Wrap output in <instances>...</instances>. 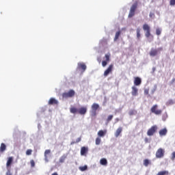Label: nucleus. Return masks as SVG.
<instances>
[{
    "label": "nucleus",
    "mask_w": 175,
    "mask_h": 175,
    "mask_svg": "<svg viewBox=\"0 0 175 175\" xmlns=\"http://www.w3.org/2000/svg\"><path fill=\"white\" fill-rule=\"evenodd\" d=\"M173 103H174V102L173 101V100H169L167 103V105H173Z\"/></svg>",
    "instance_id": "58836bf2"
},
{
    "label": "nucleus",
    "mask_w": 175,
    "mask_h": 175,
    "mask_svg": "<svg viewBox=\"0 0 175 175\" xmlns=\"http://www.w3.org/2000/svg\"><path fill=\"white\" fill-rule=\"evenodd\" d=\"M70 111L72 114H76V113H79V109L75 107H72L70 109Z\"/></svg>",
    "instance_id": "4be33fe9"
},
{
    "label": "nucleus",
    "mask_w": 175,
    "mask_h": 175,
    "mask_svg": "<svg viewBox=\"0 0 175 175\" xmlns=\"http://www.w3.org/2000/svg\"><path fill=\"white\" fill-rule=\"evenodd\" d=\"M51 154V150H46L44 152V161L46 162H49V155Z\"/></svg>",
    "instance_id": "a211bd4d"
},
{
    "label": "nucleus",
    "mask_w": 175,
    "mask_h": 175,
    "mask_svg": "<svg viewBox=\"0 0 175 175\" xmlns=\"http://www.w3.org/2000/svg\"><path fill=\"white\" fill-rule=\"evenodd\" d=\"M135 113H136V111L135 110H131L129 111V116H135Z\"/></svg>",
    "instance_id": "c9c22d12"
},
{
    "label": "nucleus",
    "mask_w": 175,
    "mask_h": 175,
    "mask_svg": "<svg viewBox=\"0 0 175 175\" xmlns=\"http://www.w3.org/2000/svg\"><path fill=\"white\" fill-rule=\"evenodd\" d=\"M5 150H6V145L2 143L0 146V152H3Z\"/></svg>",
    "instance_id": "5701e85b"
},
{
    "label": "nucleus",
    "mask_w": 175,
    "mask_h": 175,
    "mask_svg": "<svg viewBox=\"0 0 175 175\" xmlns=\"http://www.w3.org/2000/svg\"><path fill=\"white\" fill-rule=\"evenodd\" d=\"M149 16H150V17H152V16H154V14L150 12Z\"/></svg>",
    "instance_id": "49530a36"
},
{
    "label": "nucleus",
    "mask_w": 175,
    "mask_h": 175,
    "mask_svg": "<svg viewBox=\"0 0 175 175\" xmlns=\"http://www.w3.org/2000/svg\"><path fill=\"white\" fill-rule=\"evenodd\" d=\"M105 60L102 62V66L105 68L107 65V63L110 62V53L105 54Z\"/></svg>",
    "instance_id": "9b49d317"
},
{
    "label": "nucleus",
    "mask_w": 175,
    "mask_h": 175,
    "mask_svg": "<svg viewBox=\"0 0 175 175\" xmlns=\"http://www.w3.org/2000/svg\"><path fill=\"white\" fill-rule=\"evenodd\" d=\"M48 105H49L50 106L53 105H58V100H57L54 98H51L48 102Z\"/></svg>",
    "instance_id": "2eb2a0df"
},
{
    "label": "nucleus",
    "mask_w": 175,
    "mask_h": 175,
    "mask_svg": "<svg viewBox=\"0 0 175 175\" xmlns=\"http://www.w3.org/2000/svg\"><path fill=\"white\" fill-rule=\"evenodd\" d=\"M77 69V70H81V72L84 73L87 69V66L84 63H78Z\"/></svg>",
    "instance_id": "9d476101"
},
{
    "label": "nucleus",
    "mask_w": 175,
    "mask_h": 175,
    "mask_svg": "<svg viewBox=\"0 0 175 175\" xmlns=\"http://www.w3.org/2000/svg\"><path fill=\"white\" fill-rule=\"evenodd\" d=\"M14 158L13 157H10L8 158L7 163H6V167L7 169H10L12 166V163H13Z\"/></svg>",
    "instance_id": "ddd939ff"
},
{
    "label": "nucleus",
    "mask_w": 175,
    "mask_h": 175,
    "mask_svg": "<svg viewBox=\"0 0 175 175\" xmlns=\"http://www.w3.org/2000/svg\"><path fill=\"white\" fill-rule=\"evenodd\" d=\"M106 133H107V130L105 129V130H100L97 135L99 137H105V136L106 135Z\"/></svg>",
    "instance_id": "4468645a"
},
{
    "label": "nucleus",
    "mask_w": 175,
    "mask_h": 175,
    "mask_svg": "<svg viewBox=\"0 0 175 175\" xmlns=\"http://www.w3.org/2000/svg\"><path fill=\"white\" fill-rule=\"evenodd\" d=\"M136 31H137V38L138 40H139L140 36H141V35H140V28H137Z\"/></svg>",
    "instance_id": "c85d7f7f"
},
{
    "label": "nucleus",
    "mask_w": 175,
    "mask_h": 175,
    "mask_svg": "<svg viewBox=\"0 0 175 175\" xmlns=\"http://www.w3.org/2000/svg\"><path fill=\"white\" fill-rule=\"evenodd\" d=\"M71 144H75V142H71Z\"/></svg>",
    "instance_id": "09e8293b"
},
{
    "label": "nucleus",
    "mask_w": 175,
    "mask_h": 175,
    "mask_svg": "<svg viewBox=\"0 0 175 175\" xmlns=\"http://www.w3.org/2000/svg\"><path fill=\"white\" fill-rule=\"evenodd\" d=\"M163 49L162 47L158 48V49H152L149 53V55L150 57H155L156 55H158L159 51H162Z\"/></svg>",
    "instance_id": "0eeeda50"
},
{
    "label": "nucleus",
    "mask_w": 175,
    "mask_h": 175,
    "mask_svg": "<svg viewBox=\"0 0 175 175\" xmlns=\"http://www.w3.org/2000/svg\"><path fill=\"white\" fill-rule=\"evenodd\" d=\"M113 115H109L108 117H107V121L108 122H110V121H111L112 120H113Z\"/></svg>",
    "instance_id": "473e14b6"
},
{
    "label": "nucleus",
    "mask_w": 175,
    "mask_h": 175,
    "mask_svg": "<svg viewBox=\"0 0 175 175\" xmlns=\"http://www.w3.org/2000/svg\"><path fill=\"white\" fill-rule=\"evenodd\" d=\"M144 142H145V143H147L148 142V138L146 137L144 139Z\"/></svg>",
    "instance_id": "c03bdc74"
},
{
    "label": "nucleus",
    "mask_w": 175,
    "mask_h": 175,
    "mask_svg": "<svg viewBox=\"0 0 175 175\" xmlns=\"http://www.w3.org/2000/svg\"><path fill=\"white\" fill-rule=\"evenodd\" d=\"M100 142H101L100 137H98L96 139V146H99V144H100Z\"/></svg>",
    "instance_id": "c756f323"
},
{
    "label": "nucleus",
    "mask_w": 175,
    "mask_h": 175,
    "mask_svg": "<svg viewBox=\"0 0 175 175\" xmlns=\"http://www.w3.org/2000/svg\"><path fill=\"white\" fill-rule=\"evenodd\" d=\"M113 68H114V64H110L108 66L107 70L104 72L105 77H107V76H109V75H110V73H111V72H113Z\"/></svg>",
    "instance_id": "1a4fd4ad"
},
{
    "label": "nucleus",
    "mask_w": 175,
    "mask_h": 175,
    "mask_svg": "<svg viewBox=\"0 0 175 175\" xmlns=\"http://www.w3.org/2000/svg\"><path fill=\"white\" fill-rule=\"evenodd\" d=\"M76 94V92L73 90H70L67 92H64L62 94L63 99H68V98H73L75 95Z\"/></svg>",
    "instance_id": "f257e3e1"
},
{
    "label": "nucleus",
    "mask_w": 175,
    "mask_h": 175,
    "mask_svg": "<svg viewBox=\"0 0 175 175\" xmlns=\"http://www.w3.org/2000/svg\"><path fill=\"white\" fill-rule=\"evenodd\" d=\"M115 121H116V122H118L120 121V118H116L115 119Z\"/></svg>",
    "instance_id": "37998d69"
},
{
    "label": "nucleus",
    "mask_w": 175,
    "mask_h": 175,
    "mask_svg": "<svg viewBox=\"0 0 175 175\" xmlns=\"http://www.w3.org/2000/svg\"><path fill=\"white\" fill-rule=\"evenodd\" d=\"M136 9H137V1H136L131 8L129 14V18H131V17H133V16H135V12L136 11Z\"/></svg>",
    "instance_id": "7ed1b4c3"
},
{
    "label": "nucleus",
    "mask_w": 175,
    "mask_h": 175,
    "mask_svg": "<svg viewBox=\"0 0 175 175\" xmlns=\"http://www.w3.org/2000/svg\"><path fill=\"white\" fill-rule=\"evenodd\" d=\"M175 159V152L172 153L171 160L174 161Z\"/></svg>",
    "instance_id": "ea45409f"
},
{
    "label": "nucleus",
    "mask_w": 175,
    "mask_h": 175,
    "mask_svg": "<svg viewBox=\"0 0 175 175\" xmlns=\"http://www.w3.org/2000/svg\"><path fill=\"white\" fill-rule=\"evenodd\" d=\"M92 117H95L96 116V110L99 109V104L98 103H93L92 105Z\"/></svg>",
    "instance_id": "39448f33"
},
{
    "label": "nucleus",
    "mask_w": 175,
    "mask_h": 175,
    "mask_svg": "<svg viewBox=\"0 0 175 175\" xmlns=\"http://www.w3.org/2000/svg\"><path fill=\"white\" fill-rule=\"evenodd\" d=\"M159 133L160 136H166V134L167 133V129H163L159 131Z\"/></svg>",
    "instance_id": "412c9836"
},
{
    "label": "nucleus",
    "mask_w": 175,
    "mask_h": 175,
    "mask_svg": "<svg viewBox=\"0 0 175 175\" xmlns=\"http://www.w3.org/2000/svg\"><path fill=\"white\" fill-rule=\"evenodd\" d=\"M162 33V30H161V29H156V34L159 36V35H161V33Z\"/></svg>",
    "instance_id": "2f4dec72"
},
{
    "label": "nucleus",
    "mask_w": 175,
    "mask_h": 175,
    "mask_svg": "<svg viewBox=\"0 0 175 175\" xmlns=\"http://www.w3.org/2000/svg\"><path fill=\"white\" fill-rule=\"evenodd\" d=\"M151 163L150 162L149 159H146L145 160H144V166L147 167L148 166V165H150Z\"/></svg>",
    "instance_id": "cd10ccee"
},
{
    "label": "nucleus",
    "mask_w": 175,
    "mask_h": 175,
    "mask_svg": "<svg viewBox=\"0 0 175 175\" xmlns=\"http://www.w3.org/2000/svg\"><path fill=\"white\" fill-rule=\"evenodd\" d=\"M79 142H81V138L80 137L77 138V139L76 140V143H79Z\"/></svg>",
    "instance_id": "79ce46f5"
},
{
    "label": "nucleus",
    "mask_w": 175,
    "mask_h": 175,
    "mask_svg": "<svg viewBox=\"0 0 175 175\" xmlns=\"http://www.w3.org/2000/svg\"><path fill=\"white\" fill-rule=\"evenodd\" d=\"M31 167H35V161L33 160L30 161Z\"/></svg>",
    "instance_id": "4c0bfd02"
},
{
    "label": "nucleus",
    "mask_w": 175,
    "mask_h": 175,
    "mask_svg": "<svg viewBox=\"0 0 175 175\" xmlns=\"http://www.w3.org/2000/svg\"><path fill=\"white\" fill-rule=\"evenodd\" d=\"M120 35H121V31H118L115 34V38L113 39L114 42H116V40H118V38H120Z\"/></svg>",
    "instance_id": "b1692460"
},
{
    "label": "nucleus",
    "mask_w": 175,
    "mask_h": 175,
    "mask_svg": "<svg viewBox=\"0 0 175 175\" xmlns=\"http://www.w3.org/2000/svg\"><path fill=\"white\" fill-rule=\"evenodd\" d=\"M100 163L103 166H106V165H107V160L106 159H101L100 160Z\"/></svg>",
    "instance_id": "393cba45"
},
{
    "label": "nucleus",
    "mask_w": 175,
    "mask_h": 175,
    "mask_svg": "<svg viewBox=\"0 0 175 175\" xmlns=\"http://www.w3.org/2000/svg\"><path fill=\"white\" fill-rule=\"evenodd\" d=\"M87 107H81L78 109V113L81 114V116H84L87 113Z\"/></svg>",
    "instance_id": "f8f14e48"
},
{
    "label": "nucleus",
    "mask_w": 175,
    "mask_h": 175,
    "mask_svg": "<svg viewBox=\"0 0 175 175\" xmlns=\"http://www.w3.org/2000/svg\"><path fill=\"white\" fill-rule=\"evenodd\" d=\"M157 130H158V126H157V125L152 126L147 131L148 136H153L154 133H155V132H157Z\"/></svg>",
    "instance_id": "423d86ee"
},
{
    "label": "nucleus",
    "mask_w": 175,
    "mask_h": 175,
    "mask_svg": "<svg viewBox=\"0 0 175 175\" xmlns=\"http://www.w3.org/2000/svg\"><path fill=\"white\" fill-rule=\"evenodd\" d=\"M142 84V79L139 77H136L134 78V85H140Z\"/></svg>",
    "instance_id": "f3484780"
},
{
    "label": "nucleus",
    "mask_w": 175,
    "mask_h": 175,
    "mask_svg": "<svg viewBox=\"0 0 175 175\" xmlns=\"http://www.w3.org/2000/svg\"><path fill=\"white\" fill-rule=\"evenodd\" d=\"M131 94L133 95V96H137V88L133 86L132 87V92Z\"/></svg>",
    "instance_id": "aec40b11"
},
{
    "label": "nucleus",
    "mask_w": 175,
    "mask_h": 175,
    "mask_svg": "<svg viewBox=\"0 0 175 175\" xmlns=\"http://www.w3.org/2000/svg\"><path fill=\"white\" fill-rule=\"evenodd\" d=\"M157 175H169V172L168 171H161V172H159Z\"/></svg>",
    "instance_id": "bb28decb"
},
{
    "label": "nucleus",
    "mask_w": 175,
    "mask_h": 175,
    "mask_svg": "<svg viewBox=\"0 0 175 175\" xmlns=\"http://www.w3.org/2000/svg\"><path fill=\"white\" fill-rule=\"evenodd\" d=\"M88 167H87V165H85V166H82V167H79V170L81 171V172H84L85 170H87Z\"/></svg>",
    "instance_id": "7c9ffc66"
},
{
    "label": "nucleus",
    "mask_w": 175,
    "mask_h": 175,
    "mask_svg": "<svg viewBox=\"0 0 175 175\" xmlns=\"http://www.w3.org/2000/svg\"><path fill=\"white\" fill-rule=\"evenodd\" d=\"M31 154H32V150L28 149V150L26 151V155H31Z\"/></svg>",
    "instance_id": "72a5a7b5"
},
{
    "label": "nucleus",
    "mask_w": 175,
    "mask_h": 175,
    "mask_svg": "<svg viewBox=\"0 0 175 175\" xmlns=\"http://www.w3.org/2000/svg\"><path fill=\"white\" fill-rule=\"evenodd\" d=\"M122 133V127H118L116 131L115 132V137H118V136H120Z\"/></svg>",
    "instance_id": "6ab92c4d"
},
{
    "label": "nucleus",
    "mask_w": 175,
    "mask_h": 175,
    "mask_svg": "<svg viewBox=\"0 0 175 175\" xmlns=\"http://www.w3.org/2000/svg\"><path fill=\"white\" fill-rule=\"evenodd\" d=\"M165 156V150H163L162 148H160L157 150L156 152V158H163Z\"/></svg>",
    "instance_id": "6e6552de"
},
{
    "label": "nucleus",
    "mask_w": 175,
    "mask_h": 175,
    "mask_svg": "<svg viewBox=\"0 0 175 175\" xmlns=\"http://www.w3.org/2000/svg\"><path fill=\"white\" fill-rule=\"evenodd\" d=\"M66 159V155L64 154L62 156L59 160L60 163H64L65 162V160Z\"/></svg>",
    "instance_id": "a878e982"
},
{
    "label": "nucleus",
    "mask_w": 175,
    "mask_h": 175,
    "mask_svg": "<svg viewBox=\"0 0 175 175\" xmlns=\"http://www.w3.org/2000/svg\"><path fill=\"white\" fill-rule=\"evenodd\" d=\"M143 29L144 31H146L145 36L146 38H148L151 36V30L150 29V27L147 24H144L143 25Z\"/></svg>",
    "instance_id": "20e7f679"
},
{
    "label": "nucleus",
    "mask_w": 175,
    "mask_h": 175,
    "mask_svg": "<svg viewBox=\"0 0 175 175\" xmlns=\"http://www.w3.org/2000/svg\"><path fill=\"white\" fill-rule=\"evenodd\" d=\"M150 111L156 116H161V114H162V111L161 109H158V105H153L150 109Z\"/></svg>",
    "instance_id": "f03ea898"
},
{
    "label": "nucleus",
    "mask_w": 175,
    "mask_h": 175,
    "mask_svg": "<svg viewBox=\"0 0 175 175\" xmlns=\"http://www.w3.org/2000/svg\"><path fill=\"white\" fill-rule=\"evenodd\" d=\"M149 91H150V90H148V89H146V90H144V94H145V95H148Z\"/></svg>",
    "instance_id": "a19ab883"
},
{
    "label": "nucleus",
    "mask_w": 175,
    "mask_h": 175,
    "mask_svg": "<svg viewBox=\"0 0 175 175\" xmlns=\"http://www.w3.org/2000/svg\"><path fill=\"white\" fill-rule=\"evenodd\" d=\"M175 82V79L174 78V79H172V80L171 81V84H173V83H174Z\"/></svg>",
    "instance_id": "a18cd8bd"
},
{
    "label": "nucleus",
    "mask_w": 175,
    "mask_h": 175,
    "mask_svg": "<svg viewBox=\"0 0 175 175\" xmlns=\"http://www.w3.org/2000/svg\"><path fill=\"white\" fill-rule=\"evenodd\" d=\"M51 175H58V174L57 172H55V173L52 174Z\"/></svg>",
    "instance_id": "de8ad7c7"
},
{
    "label": "nucleus",
    "mask_w": 175,
    "mask_h": 175,
    "mask_svg": "<svg viewBox=\"0 0 175 175\" xmlns=\"http://www.w3.org/2000/svg\"><path fill=\"white\" fill-rule=\"evenodd\" d=\"M88 152V147L83 146L81 148V155H87Z\"/></svg>",
    "instance_id": "dca6fc26"
},
{
    "label": "nucleus",
    "mask_w": 175,
    "mask_h": 175,
    "mask_svg": "<svg viewBox=\"0 0 175 175\" xmlns=\"http://www.w3.org/2000/svg\"><path fill=\"white\" fill-rule=\"evenodd\" d=\"M7 172L5 173V175H13V174H12V171H10V168H7Z\"/></svg>",
    "instance_id": "f704fd0d"
},
{
    "label": "nucleus",
    "mask_w": 175,
    "mask_h": 175,
    "mask_svg": "<svg viewBox=\"0 0 175 175\" xmlns=\"http://www.w3.org/2000/svg\"><path fill=\"white\" fill-rule=\"evenodd\" d=\"M170 5L171 6H174V5H175V0H170Z\"/></svg>",
    "instance_id": "e433bc0d"
}]
</instances>
